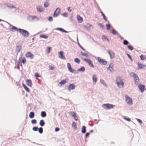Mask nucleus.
Here are the masks:
<instances>
[{
	"mask_svg": "<svg viewBox=\"0 0 146 146\" xmlns=\"http://www.w3.org/2000/svg\"><path fill=\"white\" fill-rule=\"evenodd\" d=\"M116 82L119 88H122L123 86V80L120 77L117 78Z\"/></svg>",
	"mask_w": 146,
	"mask_h": 146,
	"instance_id": "f257e3e1",
	"label": "nucleus"
},
{
	"mask_svg": "<svg viewBox=\"0 0 146 146\" xmlns=\"http://www.w3.org/2000/svg\"><path fill=\"white\" fill-rule=\"evenodd\" d=\"M19 31L21 34L24 37H27L28 36L29 33V32L27 31L19 29Z\"/></svg>",
	"mask_w": 146,
	"mask_h": 146,
	"instance_id": "f03ea898",
	"label": "nucleus"
},
{
	"mask_svg": "<svg viewBox=\"0 0 146 146\" xmlns=\"http://www.w3.org/2000/svg\"><path fill=\"white\" fill-rule=\"evenodd\" d=\"M115 106L111 104H104L102 105V107L105 109H111L113 108Z\"/></svg>",
	"mask_w": 146,
	"mask_h": 146,
	"instance_id": "7ed1b4c3",
	"label": "nucleus"
},
{
	"mask_svg": "<svg viewBox=\"0 0 146 146\" xmlns=\"http://www.w3.org/2000/svg\"><path fill=\"white\" fill-rule=\"evenodd\" d=\"M131 76L134 78L135 83L136 85L138 84L139 82V79L138 76L134 73H132L131 74Z\"/></svg>",
	"mask_w": 146,
	"mask_h": 146,
	"instance_id": "20e7f679",
	"label": "nucleus"
},
{
	"mask_svg": "<svg viewBox=\"0 0 146 146\" xmlns=\"http://www.w3.org/2000/svg\"><path fill=\"white\" fill-rule=\"evenodd\" d=\"M125 101L127 104L129 105H131L133 104L132 99L129 96L127 95H125Z\"/></svg>",
	"mask_w": 146,
	"mask_h": 146,
	"instance_id": "39448f33",
	"label": "nucleus"
},
{
	"mask_svg": "<svg viewBox=\"0 0 146 146\" xmlns=\"http://www.w3.org/2000/svg\"><path fill=\"white\" fill-rule=\"evenodd\" d=\"M138 67L137 69L140 70L144 69L146 67V65L142 64L139 62L137 63Z\"/></svg>",
	"mask_w": 146,
	"mask_h": 146,
	"instance_id": "423d86ee",
	"label": "nucleus"
},
{
	"mask_svg": "<svg viewBox=\"0 0 146 146\" xmlns=\"http://www.w3.org/2000/svg\"><path fill=\"white\" fill-rule=\"evenodd\" d=\"M138 87L141 93L143 92L146 89L145 86L141 84L138 85Z\"/></svg>",
	"mask_w": 146,
	"mask_h": 146,
	"instance_id": "0eeeda50",
	"label": "nucleus"
},
{
	"mask_svg": "<svg viewBox=\"0 0 146 146\" xmlns=\"http://www.w3.org/2000/svg\"><path fill=\"white\" fill-rule=\"evenodd\" d=\"M60 9L59 8H57L54 12L53 16L54 17H56L59 14L60 12Z\"/></svg>",
	"mask_w": 146,
	"mask_h": 146,
	"instance_id": "6e6552de",
	"label": "nucleus"
},
{
	"mask_svg": "<svg viewBox=\"0 0 146 146\" xmlns=\"http://www.w3.org/2000/svg\"><path fill=\"white\" fill-rule=\"evenodd\" d=\"M98 62L101 64L106 65L107 64V62L104 60L101 59L100 57H98L97 58Z\"/></svg>",
	"mask_w": 146,
	"mask_h": 146,
	"instance_id": "1a4fd4ad",
	"label": "nucleus"
},
{
	"mask_svg": "<svg viewBox=\"0 0 146 146\" xmlns=\"http://www.w3.org/2000/svg\"><path fill=\"white\" fill-rule=\"evenodd\" d=\"M84 60L88 63L90 67H92V68L94 67V66L91 60H89L88 59H84Z\"/></svg>",
	"mask_w": 146,
	"mask_h": 146,
	"instance_id": "9d476101",
	"label": "nucleus"
},
{
	"mask_svg": "<svg viewBox=\"0 0 146 146\" xmlns=\"http://www.w3.org/2000/svg\"><path fill=\"white\" fill-rule=\"evenodd\" d=\"M18 62L19 64L23 63V64H25L26 62V60L25 58L21 57L19 58Z\"/></svg>",
	"mask_w": 146,
	"mask_h": 146,
	"instance_id": "9b49d317",
	"label": "nucleus"
},
{
	"mask_svg": "<svg viewBox=\"0 0 146 146\" xmlns=\"http://www.w3.org/2000/svg\"><path fill=\"white\" fill-rule=\"evenodd\" d=\"M25 56L27 58H30L31 59L33 58L34 55L31 52H28L25 54Z\"/></svg>",
	"mask_w": 146,
	"mask_h": 146,
	"instance_id": "f8f14e48",
	"label": "nucleus"
},
{
	"mask_svg": "<svg viewBox=\"0 0 146 146\" xmlns=\"http://www.w3.org/2000/svg\"><path fill=\"white\" fill-rule=\"evenodd\" d=\"M59 57L62 59H65L64 56L63 55V52L62 51H61L59 52Z\"/></svg>",
	"mask_w": 146,
	"mask_h": 146,
	"instance_id": "ddd939ff",
	"label": "nucleus"
},
{
	"mask_svg": "<svg viewBox=\"0 0 146 146\" xmlns=\"http://www.w3.org/2000/svg\"><path fill=\"white\" fill-rule=\"evenodd\" d=\"M67 66L69 70L71 72H73L74 71V70H73L71 67L70 64L69 63H67Z\"/></svg>",
	"mask_w": 146,
	"mask_h": 146,
	"instance_id": "4468645a",
	"label": "nucleus"
},
{
	"mask_svg": "<svg viewBox=\"0 0 146 146\" xmlns=\"http://www.w3.org/2000/svg\"><path fill=\"white\" fill-rule=\"evenodd\" d=\"M108 53L110 55V58L112 59L114 57L115 54L112 51L109 50L108 51Z\"/></svg>",
	"mask_w": 146,
	"mask_h": 146,
	"instance_id": "2eb2a0df",
	"label": "nucleus"
},
{
	"mask_svg": "<svg viewBox=\"0 0 146 146\" xmlns=\"http://www.w3.org/2000/svg\"><path fill=\"white\" fill-rule=\"evenodd\" d=\"M77 19L79 23H81L83 21V18L79 15H77Z\"/></svg>",
	"mask_w": 146,
	"mask_h": 146,
	"instance_id": "dca6fc26",
	"label": "nucleus"
},
{
	"mask_svg": "<svg viewBox=\"0 0 146 146\" xmlns=\"http://www.w3.org/2000/svg\"><path fill=\"white\" fill-rule=\"evenodd\" d=\"M36 9L38 12H42L43 11V8L41 6L38 5L37 6Z\"/></svg>",
	"mask_w": 146,
	"mask_h": 146,
	"instance_id": "f3484780",
	"label": "nucleus"
},
{
	"mask_svg": "<svg viewBox=\"0 0 146 146\" xmlns=\"http://www.w3.org/2000/svg\"><path fill=\"white\" fill-rule=\"evenodd\" d=\"M27 84L29 86L31 87L32 85V82L31 80H26Z\"/></svg>",
	"mask_w": 146,
	"mask_h": 146,
	"instance_id": "a211bd4d",
	"label": "nucleus"
},
{
	"mask_svg": "<svg viewBox=\"0 0 146 146\" xmlns=\"http://www.w3.org/2000/svg\"><path fill=\"white\" fill-rule=\"evenodd\" d=\"M75 88V86L72 84H71L68 86V88L69 91H70L71 90H73Z\"/></svg>",
	"mask_w": 146,
	"mask_h": 146,
	"instance_id": "6ab92c4d",
	"label": "nucleus"
},
{
	"mask_svg": "<svg viewBox=\"0 0 146 146\" xmlns=\"http://www.w3.org/2000/svg\"><path fill=\"white\" fill-rule=\"evenodd\" d=\"M108 70L110 71V72H113V65L112 64H110L108 68Z\"/></svg>",
	"mask_w": 146,
	"mask_h": 146,
	"instance_id": "aec40b11",
	"label": "nucleus"
},
{
	"mask_svg": "<svg viewBox=\"0 0 146 146\" xmlns=\"http://www.w3.org/2000/svg\"><path fill=\"white\" fill-rule=\"evenodd\" d=\"M35 115V114L34 112L31 111L30 113L29 116L30 118L32 119L34 118Z\"/></svg>",
	"mask_w": 146,
	"mask_h": 146,
	"instance_id": "412c9836",
	"label": "nucleus"
},
{
	"mask_svg": "<svg viewBox=\"0 0 146 146\" xmlns=\"http://www.w3.org/2000/svg\"><path fill=\"white\" fill-rule=\"evenodd\" d=\"M23 86L24 89L28 92H29L30 91L29 89L27 87V86L24 84L23 83Z\"/></svg>",
	"mask_w": 146,
	"mask_h": 146,
	"instance_id": "4be33fe9",
	"label": "nucleus"
},
{
	"mask_svg": "<svg viewBox=\"0 0 146 146\" xmlns=\"http://www.w3.org/2000/svg\"><path fill=\"white\" fill-rule=\"evenodd\" d=\"M86 127L85 126H82V129L81 130L82 133H85L86 132Z\"/></svg>",
	"mask_w": 146,
	"mask_h": 146,
	"instance_id": "5701e85b",
	"label": "nucleus"
},
{
	"mask_svg": "<svg viewBox=\"0 0 146 146\" xmlns=\"http://www.w3.org/2000/svg\"><path fill=\"white\" fill-rule=\"evenodd\" d=\"M45 123L43 119L41 120L39 122V125L43 127L45 125Z\"/></svg>",
	"mask_w": 146,
	"mask_h": 146,
	"instance_id": "b1692460",
	"label": "nucleus"
},
{
	"mask_svg": "<svg viewBox=\"0 0 146 146\" xmlns=\"http://www.w3.org/2000/svg\"><path fill=\"white\" fill-rule=\"evenodd\" d=\"M41 116L42 117H45L46 116V113L45 111H42L41 113Z\"/></svg>",
	"mask_w": 146,
	"mask_h": 146,
	"instance_id": "393cba45",
	"label": "nucleus"
},
{
	"mask_svg": "<svg viewBox=\"0 0 146 146\" xmlns=\"http://www.w3.org/2000/svg\"><path fill=\"white\" fill-rule=\"evenodd\" d=\"M93 81L94 82V84H95L97 80L96 76L95 75H94L92 77Z\"/></svg>",
	"mask_w": 146,
	"mask_h": 146,
	"instance_id": "a878e982",
	"label": "nucleus"
},
{
	"mask_svg": "<svg viewBox=\"0 0 146 146\" xmlns=\"http://www.w3.org/2000/svg\"><path fill=\"white\" fill-rule=\"evenodd\" d=\"M72 127L74 129H76L77 128L76 123L74 121L72 122Z\"/></svg>",
	"mask_w": 146,
	"mask_h": 146,
	"instance_id": "bb28decb",
	"label": "nucleus"
},
{
	"mask_svg": "<svg viewBox=\"0 0 146 146\" xmlns=\"http://www.w3.org/2000/svg\"><path fill=\"white\" fill-rule=\"evenodd\" d=\"M40 38L46 39L48 38V36L45 35H42L40 36Z\"/></svg>",
	"mask_w": 146,
	"mask_h": 146,
	"instance_id": "cd10ccee",
	"label": "nucleus"
},
{
	"mask_svg": "<svg viewBox=\"0 0 146 146\" xmlns=\"http://www.w3.org/2000/svg\"><path fill=\"white\" fill-rule=\"evenodd\" d=\"M56 30H59L60 31H61L63 32L67 33V31H65L64 30V29H63L61 28H57L56 29Z\"/></svg>",
	"mask_w": 146,
	"mask_h": 146,
	"instance_id": "c85d7f7f",
	"label": "nucleus"
},
{
	"mask_svg": "<svg viewBox=\"0 0 146 146\" xmlns=\"http://www.w3.org/2000/svg\"><path fill=\"white\" fill-rule=\"evenodd\" d=\"M67 82L66 80H62L60 82V84H61V86L62 85L64 84Z\"/></svg>",
	"mask_w": 146,
	"mask_h": 146,
	"instance_id": "c756f323",
	"label": "nucleus"
},
{
	"mask_svg": "<svg viewBox=\"0 0 146 146\" xmlns=\"http://www.w3.org/2000/svg\"><path fill=\"white\" fill-rule=\"evenodd\" d=\"M141 59V60H146V56L143 55H141L140 56Z\"/></svg>",
	"mask_w": 146,
	"mask_h": 146,
	"instance_id": "7c9ffc66",
	"label": "nucleus"
},
{
	"mask_svg": "<svg viewBox=\"0 0 146 146\" xmlns=\"http://www.w3.org/2000/svg\"><path fill=\"white\" fill-rule=\"evenodd\" d=\"M21 46L18 45L17 46L16 50L18 52H19L21 49Z\"/></svg>",
	"mask_w": 146,
	"mask_h": 146,
	"instance_id": "2f4dec72",
	"label": "nucleus"
},
{
	"mask_svg": "<svg viewBox=\"0 0 146 146\" xmlns=\"http://www.w3.org/2000/svg\"><path fill=\"white\" fill-rule=\"evenodd\" d=\"M11 30L12 31H13V30L17 31H19V29L14 26H13L11 29Z\"/></svg>",
	"mask_w": 146,
	"mask_h": 146,
	"instance_id": "473e14b6",
	"label": "nucleus"
},
{
	"mask_svg": "<svg viewBox=\"0 0 146 146\" xmlns=\"http://www.w3.org/2000/svg\"><path fill=\"white\" fill-rule=\"evenodd\" d=\"M102 38L103 40H106L108 41L109 42V39L108 38H107L105 36H102Z\"/></svg>",
	"mask_w": 146,
	"mask_h": 146,
	"instance_id": "72a5a7b5",
	"label": "nucleus"
},
{
	"mask_svg": "<svg viewBox=\"0 0 146 146\" xmlns=\"http://www.w3.org/2000/svg\"><path fill=\"white\" fill-rule=\"evenodd\" d=\"M39 133L40 134H42L43 132V129L42 127H40L39 128V129L38 130Z\"/></svg>",
	"mask_w": 146,
	"mask_h": 146,
	"instance_id": "f704fd0d",
	"label": "nucleus"
},
{
	"mask_svg": "<svg viewBox=\"0 0 146 146\" xmlns=\"http://www.w3.org/2000/svg\"><path fill=\"white\" fill-rule=\"evenodd\" d=\"M33 130L35 131H38L39 128L35 126L33 128Z\"/></svg>",
	"mask_w": 146,
	"mask_h": 146,
	"instance_id": "c9c22d12",
	"label": "nucleus"
},
{
	"mask_svg": "<svg viewBox=\"0 0 146 146\" xmlns=\"http://www.w3.org/2000/svg\"><path fill=\"white\" fill-rule=\"evenodd\" d=\"M49 5V3L48 1H46L44 3V6L45 7H48Z\"/></svg>",
	"mask_w": 146,
	"mask_h": 146,
	"instance_id": "e433bc0d",
	"label": "nucleus"
},
{
	"mask_svg": "<svg viewBox=\"0 0 146 146\" xmlns=\"http://www.w3.org/2000/svg\"><path fill=\"white\" fill-rule=\"evenodd\" d=\"M74 61L75 62L78 64H79L80 62V59L77 58H75L74 60Z\"/></svg>",
	"mask_w": 146,
	"mask_h": 146,
	"instance_id": "4c0bfd02",
	"label": "nucleus"
},
{
	"mask_svg": "<svg viewBox=\"0 0 146 146\" xmlns=\"http://www.w3.org/2000/svg\"><path fill=\"white\" fill-rule=\"evenodd\" d=\"M123 118L125 120H127V121H131V119L128 118V117H127V118L125 116H123Z\"/></svg>",
	"mask_w": 146,
	"mask_h": 146,
	"instance_id": "58836bf2",
	"label": "nucleus"
},
{
	"mask_svg": "<svg viewBox=\"0 0 146 146\" xmlns=\"http://www.w3.org/2000/svg\"><path fill=\"white\" fill-rule=\"evenodd\" d=\"M31 122L32 124H36L37 123V121L36 119H33L31 120Z\"/></svg>",
	"mask_w": 146,
	"mask_h": 146,
	"instance_id": "ea45409f",
	"label": "nucleus"
},
{
	"mask_svg": "<svg viewBox=\"0 0 146 146\" xmlns=\"http://www.w3.org/2000/svg\"><path fill=\"white\" fill-rule=\"evenodd\" d=\"M35 77L36 78V79H37L38 77H40V76H39V74L38 73H36L35 75Z\"/></svg>",
	"mask_w": 146,
	"mask_h": 146,
	"instance_id": "a19ab883",
	"label": "nucleus"
},
{
	"mask_svg": "<svg viewBox=\"0 0 146 146\" xmlns=\"http://www.w3.org/2000/svg\"><path fill=\"white\" fill-rule=\"evenodd\" d=\"M69 114L72 116L73 117L76 115L75 113L73 111H70L69 112Z\"/></svg>",
	"mask_w": 146,
	"mask_h": 146,
	"instance_id": "79ce46f5",
	"label": "nucleus"
},
{
	"mask_svg": "<svg viewBox=\"0 0 146 146\" xmlns=\"http://www.w3.org/2000/svg\"><path fill=\"white\" fill-rule=\"evenodd\" d=\"M85 70V68L84 67H81L78 70L79 71L84 72Z\"/></svg>",
	"mask_w": 146,
	"mask_h": 146,
	"instance_id": "37998d69",
	"label": "nucleus"
},
{
	"mask_svg": "<svg viewBox=\"0 0 146 146\" xmlns=\"http://www.w3.org/2000/svg\"><path fill=\"white\" fill-rule=\"evenodd\" d=\"M106 29L108 30H109L110 29V24H108L106 25Z\"/></svg>",
	"mask_w": 146,
	"mask_h": 146,
	"instance_id": "c03bdc74",
	"label": "nucleus"
},
{
	"mask_svg": "<svg viewBox=\"0 0 146 146\" xmlns=\"http://www.w3.org/2000/svg\"><path fill=\"white\" fill-rule=\"evenodd\" d=\"M129 42L127 41L126 40H124L123 41V44L124 45H127L128 44Z\"/></svg>",
	"mask_w": 146,
	"mask_h": 146,
	"instance_id": "a18cd8bd",
	"label": "nucleus"
},
{
	"mask_svg": "<svg viewBox=\"0 0 146 146\" xmlns=\"http://www.w3.org/2000/svg\"><path fill=\"white\" fill-rule=\"evenodd\" d=\"M128 48L131 50H132L133 49V47L132 46L130 45L127 46Z\"/></svg>",
	"mask_w": 146,
	"mask_h": 146,
	"instance_id": "49530a36",
	"label": "nucleus"
},
{
	"mask_svg": "<svg viewBox=\"0 0 146 146\" xmlns=\"http://www.w3.org/2000/svg\"><path fill=\"white\" fill-rule=\"evenodd\" d=\"M81 53L82 56H85L86 57H87L88 56V54L84 53L83 52H81Z\"/></svg>",
	"mask_w": 146,
	"mask_h": 146,
	"instance_id": "de8ad7c7",
	"label": "nucleus"
},
{
	"mask_svg": "<svg viewBox=\"0 0 146 146\" xmlns=\"http://www.w3.org/2000/svg\"><path fill=\"white\" fill-rule=\"evenodd\" d=\"M46 49L47 50L48 53V54L50 52L51 48L50 47L47 46L46 47Z\"/></svg>",
	"mask_w": 146,
	"mask_h": 146,
	"instance_id": "09e8293b",
	"label": "nucleus"
},
{
	"mask_svg": "<svg viewBox=\"0 0 146 146\" xmlns=\"http://www.w3.org/2000/svg\"><path fill=\"white\" fill-rule=\"evenodd\" d=\"M101 13L102 14V16L103 17V18L105 20V21H106L107 19H106V18L104 14L102 12H101Z\"/></svg>",
	"mask_w": 146,
	"mask_h": 146,
	"instance_id": "8fccbe9b",
	"label": "nucleus"
},
{
	"mask_svg": "<svg viewBox=\"0 0 146 146\" xmlns=\"http://www.w3.org/2000/svg\"><path fill=\"white\" fill-rule=\"evenodd\" d=\"M48 68L49 70H52L54 69V67L51 66H50L48 67Z\"/></svg>",
	"mask_w": 146,
	"mask_h": 146,
	"instance_id": "3c124183",
	"label": "nucleus"
},
{
	"mask_svg": "<svg viewBox=\"0 0 146 146\" xmlns=\"http://www.w3.org/2000/svg\"><path fill=\"white\" fill-rule=\"evenodd\" d=\"M136 119L140 124L142 123V121L140 119L137 118H136Z\"/></svg>",
	"mask_w": 146,
	"mask_h": 146,
	"instance_id": "603ef678",
	"label": "nucleus"
},
{
	"mask_svg": "<svg viewBox=\"0 0 146 146\" xmlns=\"http://www.w3.org/2000/svg\"><path fill=\"white\" fill-rule=\"evenodd\" d=\"M111 33L114 35H115L116 34V32L113 29H112L111 30Z\"/></svg>",
	"mask_w": 146,
	"mask_h": 146,
	"instance_id": "864d4df0",
	"label": "nucleus"
},
{
	"mask_svg": "<svg viewBox=\"0 0 146 146\" xmlns=\"http://www.w3.org/2000/svg\"><path fill=\"white\" fill-rule=\"evenodd\" d=\"M73 117L74 118V119L76 121H77L78 120V117H77V116H76V114Z\"/></svg>",
	"mask_w": 146,
	"mask_h": 146,
	"instance_id": "5fc2aeb1",
	"label": "nucleus"
},
{
	"mask_svg": "<svg viewBox=\"0 0 146 146\" xmlns=\"http://www.w3.org/2000/svg\"><path fill=\"white\" fill-rule=\"evenodd\" d=\"M98 25L100 26L102 28H104V25L102 24L98 23Z\"/></svg>",
	"mask_w": 146,
	"mask_h": 146,
	"instance_id": "6e6d98bb",
	"label": "nucleus"
},
{
	"mask_svg": "<svg viewBox=\"0 0 146 146\" xmlns=\"http://www.w3.org/2000/svg\"><path fill=\"white\" fill-rule=\"evenodd\" d=\"M48 20L50 21H52V18L51 17H49L48 19Z\"/></svg>",
	"mask_w": 146,
	"mask_h": 146,
	"instance_id": "4d7b16f0",
	"label": "nucleus"
},
{
	"mask_svg": "<svg viewBox=\"0 0 146 146\" xmlns=\"http://www.w3.org/2000/svg\"><path fill=\"white\" fill-rule=\"evenodd\" d=\"M60 130V129L59 127H56L55 129V132L58 131Z\"/></svg>",
	"mask_w": 146,
	"mask_h": 146,
	"instance_id": "13d9d810",
	"label": "nucleus"
},
{
	"mask_svg": "<svg viewBox=\"0 0 146 146\" xmlns=\"http://www.w3.org/2000/svg\"><path fill=\"white\" fill-rule=\"evenodd\" d=\"M127 55L128 57L129 58V59L132 61V59L131 58V56H130V55L128 54H127Z\"/></svg>",
	"mask_w": 146,
	"mask_h": 146,
	"instance_id": "bf43d9fd",
	"label": "nucleus"
},
{
	"mask_svg": "<svg viewBox=\"0 0 146 146\" xmlns=\"http://www.w3.org/2000/svg\"><path fill=\"white\" fill-rule=\"evenodd\" d=\"M89 135H90V133H89L88 132V133H86V134H85V137H88V136H89Z\"/></svg>",
	"mask_w": 146,
	"mask_h": 146,
	"instance_id": "052dcab7",
	"label": "nucleus"
},
{
	"mask_svg": "<svg viewBox=\"0 0 146 146\" xmlns=\"http://www.w3.org/2000/svg\"><path fill=\"white\" fill-rule=\"evenodd\" d=\"M79 46L81 48V49L83 50L84 51L85 50V49L82 47L80 44H79Z\"/></svg>",
	"mask_w": 146,
	"mask_h": 146,
	"instance_id": "680f3d73",
	"label": "nucleus"
},
{
	"mask_svg": "<svg viewBox=\"0 0 146 146\" xmlns=\"http://www.w3.org/2000/svg\"><path fill=\"white\" fill-rule=\"evenodd\" d=\"M31 17L32 18V19H33L34 18H37V17L36 16H31Z\"/></svg>",
	"mask_w": 146,
	"mask_h": 146,
	"instance_id": "e2e57ef3",
	"label": "nucleus"
},
{
	"mask_svg": "<svg viewBox=\"0 0 146 146\" xmlns=\"http://www.w3.org/2000/svg\"><path fill=\"white\" fill-rule=\"evenodd\" d=\"M63 15L64 16H67L68 14L67 13H64L63 14Z\"/></svg>",
	"mask_w": 146,
	"mask_h": 146,
	"instance_id": "0e129e2a",
	"label": "nucleus"
},
{
	"mask_svg": "<svg viewBox=\"0 0 146 146\" xmlns=\"http://www.w3.org/2000/svg\"><path fill=\"white\" fill-rule=\"evenodd\" d=\"M70 9V8L69 7L68 8V10L69 12H71V10Z\"/></svg>",
	"mask_w": 146,
	"mask_h": 146,
	"instance_id": "69168bd1",
	"label": "nucleus"
},
{
	"mask_svg": "<svg viewBox=\"0 0 146 146\" xmlns=\"http://www.w3.org/2000/svg\"><path fill=\"white\" fill-rule=\"evenodd\" d=\"M94 132V131L93 130H91L90 131V133H93V132Z\"/></svg>",
	"mask_w": 146,
	"mask_h": 146,
	"instance_id": "338daca9",
	"label": "nucleus"
},
{
	"mask_svg": "<svg viewBox=\"0 0 146 146\" xmlns=\"http://www.w3.org/2000/svg\"><path fill=\"white\" fill-rule=\"evenodd\" d=\"M89 125L91 126H92L93 125V124H89Z\"/></svg>",
	"mask_w": 146,
	"mask_h": 146,
	"instance_id": "774afa93",
	"label": "nucleus"
}]
</instances>
